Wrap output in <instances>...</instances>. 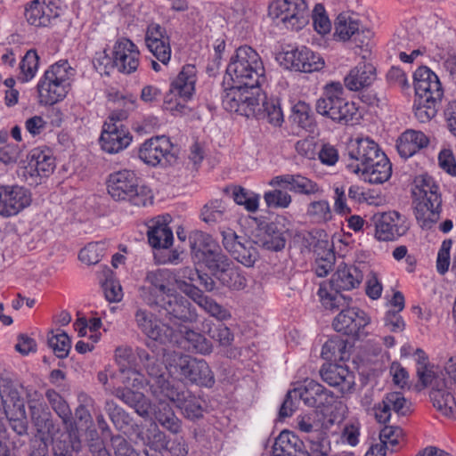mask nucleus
<instances>
[{
	"instance_id": "obj_5",
	"label": "nucleus",
	"mask_w": 456,
	"mask_h": 456,
	"mask_svg": "<svg viewBox=\"0 0 456 456\" xmlns=\"http://www.w3.org/2000/svg\"><path fill=\"white\" fill-rule=\"evenodd\" d=\"M315 110L318 114L341 125L352 122L358 112L355 103L344 97V87L339 82H331L323 87Z\"/></svg>"
},
{
	"instance_id": "obj_54",
	"label": "nucleus",
	"mask_w": 456,
	"mask_h": 456,
	"mask_svg": "<svg viewBox=\"0 0 456 456\" xmlns=\"http://www.w3.org/2000/svg\"><path fill=\"white\" fill-rule=\"evenodd\" d=\"M232 198L236 204L243 206L248 212L254 213L258 209L259 195L248 191L243 187H234Z\"/></svg>"
},
{
	"instance_id": "obj_50",
	"label": "nucleus",
	"mask_w": 456,
	"mask_h": 456,
	"mask_svg": "<svg viewBox=\"0 0 456 456\" xmlns=\"http://www.w3.org/2000/svg\"><path fill=\"white\" fill-rule=\"evenodd\" d=\"M242 96V86L232 83L229 88L224 90L222 96L223 107L229 112L240 115V106L243 103Z\"/></svg>"
},
{
	"instance_id": "obj_37",
	"label": "nucleus",
	"mask_w": 456,
	"mask_h": 456,
	"mask_svg": "<svg viewBox=\"0 0 456 456\" xmlns=\"http://www.w3.org/2000/svg\"><path fill=\"white\" fill-rule=\"evenodd\" d=\"M188 239L191 254L198 261L217 245L209 234L198 230L192 231Z\"/></svg>"
},
{
	"instance_id": "obj_2",
	"label": "nucleus",
	"mask_w": 456,
	"mask_h": 456,
	"mask_svg": "<svg viewBox=\"0 0 456 456\" xmlns=\"http://www.w3.org/2000/svg\"><path fill=\"white\" fill-rule=\"evenodd\" d=\"M414 214L421 229L430 230L440 219L442 196L439 187L428 175H419L412 189Z\"/></svg>"
},
{
	"instance_id": "obj_1",
	"label": "nucleus",
	"mask_w": 456,
	"mask_h": 456,
	"mask_svg": "<svg viewBox=\"0 0 456 456\" xmlns=\"http://www.w3.org/2000/svg\"><path fill=\"white\" fill-rule=\"evenodd\" d=\"M413 78L414 116L420 123H427L436 117L444 89L436 74L426 66L419 67L414 72Z\"/></svg>"
},
{
	"instance_id": "obj_18",
	"label": "nucleus",
	"mask_w": 456,
	"mask_h": 456,
	"mask_svg": "<svg viewBox=\"0 0 456 456\" xmlns=\"http://www.w3.org/2000/svg\"><path fill=\"white\" fill-rule=\"evenodd\" d=\"M339 307L340 313L334 318L332 325L336 331L351 337H359L370 322L367 314L358 307Z\"/></svg>"
},
{
	"instance_id": "obj_24",
	"label": "nucleus",
	"mask_w": 456,
	"mask_h": 456,
	"mask_svg": "<svg viewBox=\"0 0 456 456\" xmlns=\"http://www.w3.org/2000/svg\"><path fill=\"white\" fill-rule=\"evenodd\" d=\"M132 136L123 126L105 122L100 137L102 149L110 154L118 153L126 149L131 142Z\"/></svg>"
},
{
	"instance_id": "obj_61",
	"label": "nucleus",
	"mask_w": 456,
	"mask_h": 456,
	"mask_svg": "<svg viewBox=\"0 0 456 456\" xmlns=\"http://www.w3.org/2000/svg\"><path fill=\"white\" fill-rule=\"evenodd\" d=\"M208 336L218 342L220 346L227 347L232 345L234 336L231 330L224 324H218L208 330Z\"/></svg>"
},
{
	"instance_id": "obj_9",
	"label": "nucleus",
	"mask_w": 456,
	"mask_h": 456,
	"mask_svg": "<svg viewBox=\"0 0 456 456\" xmlns=\"http://www.w3.org/2000/svg\"><path fill=\"white\" fill-rule=\"evenodd\" d=\"M196 68L185 65L172 82L169 94L165 98L166 108L171 111L183 112L184 102L190 100L195 90Z\"/></svg>"
},
{
	"instance_id": "obj_40",
	"label": "nucleus",
	"mask_w": 456,
	"mask_h": 456,
	"mask_svg": "<svg viewBox=\"0 0 456 456\" xmlns=\"http://www.w3.org/2000/svg\"><path fill=\"white\" fill-rule=\"evenodd\" d=\"M200 260L204 263L208 270L217 277L221 272L229 266L231 261L226 255H224L218 245H216L211 250Z\"/></svg>"
},
{
	"instance_id": "obj_36",
	"label": "nucleus",
	"mask_w": 456,
	"mask_h": 456,
	"mask_svg": "<svg viewBox=\"0 0 456 456\" xmlns=\"http://www.w3.org/2000/svg\"><path fill=\"white\" fill-rule=\"evenodd\" d=\"M256 118L266 120L274 126H280L283 122V113L279 99L267 98L265 95V99L262 100Z\"/></svg>"
},
{
	"instance_id": "obj_20",
	"label": "nucleus",
	"mask_w": 456,
	"mask_h": 456,
	"mask_svg": "<svg viewBox=\"0 0 456 456\" xmlns=\"http://www.w3.org/2000/svg\"><path fill=\"white\" fill-rule=\"evenodd\" d=\"M144 285L141 288V297L145 302V296L151 294L156 300L173 291L170 285L179 283L176 275L168 269H157L147 273Z\"/></svg>"
},
{
	"instance_id": "obj_34",
	"label": "nucleus",
	"mask_w": 456,
	"mask_h": 456,
	"mask_svg": "<svg viewBox=\"0 0 456 456\" xmlns=\"http://www.w3.org/2000/svg\"><path fill=\"white\" fill-rule=\"evenodd\" d=\"M437 384L430 392V399L434 407L444 416L456 419V402L453 395Z\"/></svg>"
},
{
	"instance_id": "obj_63",
	"label": "nucleus",
	"mask_w": 456,
	"mask_h": 456,
	"mask_svg": "<svg viewBox=\"0 0 456 456\" xmlns=\"http://www.w3.org/2000/svg\"><path fill=\"white\" fill-rule=\"evenodd\" d=\"M110 444L115 456H138L135 449L121 435L112 436Z\"/></svg>"
},
{
	"instance_id": "obj_47",
	"label": "nucleus",
	"mask_w": 456,
	"mask_h": 456,
	"mask_svg": "<svg viewBox=\"0 0 456 456\" xmlns=\"http://www.w3.org/2000/svg\"><path fill=\"white\" fill-rule=\"evenodd\" d=\"M201 217L202 220L208 224L226 220L228 218L227 207L222 200H212L203 207Z\"/></svg>"
},
{
	"instance_id": "obj_23",
	"label": "nucleus",
	"mask_w": 456,
	"mask_h": 456,
	"mask_svg": "<svg viewBox=\"0 0 456 456\" xmlns=\"http://www.w3.org/2000/svg\"><path fill=\"white\" fill-rule=\"evenodd\" d=\"M145 44L159 61L164 65L168 63L171 58V46L165 28L157 23L148 25L145 33Z\"/></svg>"
},
{
	"instance_id": "obj_49",
	"label": "nucleus",
	"mask_w": 456,
	"mask_h": 456,
	"mask_svg": "<svg viewBox=\"0 0 456 456\" xmlns=\"http://www.w3.org/2000/svg\"><path fill=\"white\" fill-rule=\"evenodd\" d=\"M104 410L116 429L122 431L131 424L132 418L129 413L118 406L114 401H106Z\"/></svg>"
},
{
	"instance_id": "obj_30",
	"label": "nucleus",
	"mask_w": 456,
	"mask_h": 456,
	"mask_svg": "<svg viewBox=\"0 0 456 456\" xmlns=\"http://www.w3.org/2000/svg\"><path fill=\"white\" fill-rule=\"evenodd\" d=\"M429 143L428 137L421 131L406 130L397 140L396 148L402 158L408 159Z\"/></svg>"
},
{
	"instance_id": "obj_51",
	"label": "nucleus",
	"mask_w": 456,
	"mask_h": 456,
	"mask_svg": "<svg viewBox=\"0 0 456 456\" xmlns=\"http://www.w3.org/2000/svg\"><path fill=\"white\" fill-rule=\"evenodd\" d=\"M39 56L36 50H28L20 63V73L18 79L26 83L32 79L38 69Z\"/></svg>"
},
{
	"instance_id": "obj_3",
	"label": "nucleus",
	"mask_w": 456,
	"mask_h": 456,
	"mask_svg": "<svg viewBox=\"0 0 456 456\" xmlns=\"http://www.w3.org/2000/svg\"><path fill=\"white\" fill-rule=\"evenodd\" d=\"M362 280V273L357 267L346 264L339 265L330 281L320 284L317 294L322 305L331 311L348 305L351 298L340 294V291L357 288Z\"/></svg>"
},
{
	"instance_id": "obj_11",
	"label": "nucleus",
	"mask_w": 456,
	"mask_h": 456,
	"mask_svg": "<svg viewBox=\"0 0 456 456\" xmlns=\"http://www.w3.org/2000/svg\"><path fill=\"white\" fill-rule=\"evenodd\" d=\"M221 235L222 244L232 257L247 267L254 265L259 256L255 241L232 229L223 231Z\"/></svg>"
},
{
	"instance_id": "obj_6",
	"label": "nucleus",
	"mask_w": 456,
	"mask_h": 456,
	"mask_svg": "<svg viewBox=\"0 0 456 456\" xmlns=\"http://www.w3.org/2000/svg\"><path fill=\"white\" fill-rule=\"evenodd\" d=\"M107 189L110 196L116 201H128L136 207H145L152 203L151 191L144 185H139V178L130 170L110 174Z\"/></svg>"
},
{
	"instance_id": "obj_45",
	"label": "nucleus",
	"mask_w": 456,
	"mask_h": 456,
	"mask_svg": "<svg viewBox=\"0 0 456 456\" xmlns=\"http://www.w3.org/2000/svg\"><path fill=\"white\" fill-rule=\"evenodd\" d=\"M45 397L48 400L52 409L61 419L66 426L72 425V412L68 403L53 389H48L45 392Z\"/></svg>"
},
{
	"instance_id": "obj_55",
	"label": "nucleus",
	"mask_w": 456,
	"mask_h": 456,
	"mask_svg": "<svg viewBox=\"0 0 456 456\" xmlns=\"http://www.w3.org/2000/svg\"><path fill=\"white\" fill-rule=\"evenodd\" d=\"M295 390L306 406L314 408L319 391H322V385L313 379H306L304 385L296 387Z\"/></svg>"
},
{
	"instance_id": "obj_27",
	"label": "nucleus",
	"mask_w": 456,
	"mask_h": 456,
	"mask_svg": "<svg viewBox=\"0 0 456 456\" xmlns=\"http://www.w3.org/2000/svg\"><path fill=\"white\" fill-rule=\"evenodd\" d=\"M26 171L31 176H49L55 168L54 158L49 149L34 148L28 155Z\"/></svg>"
},
{
	"instance_id": "obj_22",
	"label": "nucleus",
	"mask_w": 456,
	"mask_h": 456,
	"mask_svg": "<svg viewBox=\"0 0 456 456\" xmlns=\"http://www.w3.org/2000/svg\"><path fill=\"white\" fill-rule=\"evenodd\" d=\"M114 65L124 74L134 73L139 66L140 52L129 39L122 37L113 46Z\"/></svg>"
},
{
	"instance_id": "obj_28",
	"label": "nucleus",
	"mask_w": 456,
	"mask_h": 456,
	"mask_svg": "<svg viewBox=\"0 0 456 456\" xmlns=\"http://www.w3.org/2000/svg\"><path fill=\"white\" fill-rule=\"evenodd\" d=\"M132 430L136 440L146 448L167 447L168 444L166 434L159 429L154 421L150 424H134L132 426Z\"/></svg>"
},
{
	"instance_id": "obj_38",
	"label": "nucleus",
	"mask_w": 456,
	"mask_h": 456,
	"mask_svg": "<svg viewBox=\"0 0 456 456\" xmlns=\"http://www.w3.org/2000/svg\"><path fill=\"white\" fill-rule=\"evenodd\" d=\"M155 419L167 430L178 434L182 430V422L167 403H158L154 409Z\"/></svg>"
},
{
	"instance_id": "obj_13",
	"label": "nucleus",
	"mask_w": 456,
	"mask_h": 456,
	"mask_svg": "<svg viewBox=\"0 0 456 456\" xmlns=\"http://www.w3.org/2000/svg\"><path fill=\"white\" fill-rule=\"evenodd\" d=\"M173 144L167 136H156L145 141L139 149L138 156L145 164L152 167L172 164L175 157Z\"/></svg>"
},
{
	"instance_id": "obj_16",
	"label": "nucleus",
	"mask_w": 456,
	"mask_h": 456,
	"mask_svg": "<svg viewBox=\"0 0 456 456\" xmlns=\"http://www.w3.org/2000/svg\"><path fill=\"white\" fill-rule=\"evenodd\" d=\"M375 237L380 241L395 240L404 235L409 227L406 219L397 211L384 212L373 216Z\"/></svg>"
},
{
	"instance_id": "obj_46",
	"label": "nucleus",
	"mask_w": 456,
	"mask_h": 456,
	"mask_svg": "<svg viewBox=\"0 0 456 456\" xmlns=\"http://www.w3.org/2000/svg\"><path fill=\"white\" fill-rule=\"evenodd\" d=\"M31 419L39 433H47L53 435L57 429L55 428L50 413L44 411V407L39 405L29 406Z\"/></svg>"
},
{
	"instance_id": "obj_4",
	"label": "nucleus",
	"mask_w": 456,
	"mask_h": 456,
	"mask_svg": "<svg viewBox=\"0 0 456 456\" xmlns=\"http://www.w3.org/2000/svg\"><path fill=\"white\" fill-rule=\"evenodd\" d=\"M265 69L260 55L248 45L240 46L231 57L226 74L233 84L261 86L265 82Z\"/></svg>"
},
{
	"instance_id": "obj_58",
	"label": "nucleus",
	"mask_w": 456,
	"mask_h": 456,
	"mask_svg": "<svg viewBox=\"0 0 456 456\" xmlns=\"http://www.w3.org/2000/svg\"><path fill=\"white\" fill-rule=\"evenodd\" d=\"M264 200L268 208H286L291 203V196L279 189L265 192Z\"/></svg>"
},
{
	"instance_id": "obj_19",
	"label": "nucleus",
	"mask_w": 456,
	"mask_h": 456,
	"mask_svg": "<svg viewBox=\"0 0 456 456\" xmlns=\"http://www.w3.org/2000/svg\"><path fill=\"white\" fill-rule=\"evenodd\" d=\"M31 203L30 192L20 186H0V216L18 215Z\"/></svg>"
},
{
	"instance_id": "obj_21",
	"label": "nucleus",
	"mask_w": 456,
	"mask_h": 456,
	"mask_svg": "<svg viewBox=\"0 0 456 456\" xmlns=\"http://www.w3.org/2000/svg\"><path fill=\"white\" fill-rule=\"evenodd\" d=\"M283 61L288 69L305 73L318 71L324 66L323 59L305 46L285 52Z\"/></svg>"
},
{
	"instance_id": "obj_15",
	"label": "nucleus",
	"mask_w": 456,
	"mask_h": 456,
	"mask_svg": "<svg viewBox=\"0 0 456 456\" xmlns=\"http://www.w3.org/2000/svg\"><path fill=\"white\" fill-rule=\"evenodd\" d=\"M346 167L354 174H360L361 167L368 161L373 160L371 157L379 159L383 153L379 145L369 137H358L351 140L347 145Z\"/></svg>"
},
{
	"instance_id": "obj_10",
	"label": "nucleus",
	"mask_w": 456,
	"mask_h": 456,
	"mask_svg": "<svg viewBox=\"0 0 456 456\" xmlns=\"http://www.w3.org/2000/svg\"><path fill=\"white\" fill-rule=\"evenodd\" d=\"M123 383L126 387H118L114 390V395L125 404L134 409L142 418H148L151 408V401L143 393L134 390L129 387H140L144 383L143 376L136 370H128Z\"/></svg>"
},
{
	"instance_id": "obj_43",
	"label": "nucleus",
	"mask_w": 456,
	"mask_h": 456,
	"mask_svg": "<svg viewBox=\"0 0 456 456\" xmlns=\"http://www.w3.org/2000/svg\"><path fill=\"white\" fill-rule=\"evenodd\" d=\"M346 341L338 336L330 338L322 349V357L327 361H344L346 354Z\"/></svg>"
},
{
	"instance_id": "obj_33",
	"label": "nucleus",
	"mask_w": 456,
	"mask_h": 456,
	"mask_svg": "<svg viewBox=\"0 0 456 456\" xmlns=\"http://www.w3.org/2000/svg\"><path fill=\"white\" fill-rule=\"evenodd\" d=\"M304 444L293 432L284 430L280 433L273 445V456H291L303 450Z\"/></svg>"
},
{
	"instance_id": "obj_31",
	"label": "nucleus",
	"mask_w": 456,
	"mask_h": 456,
	"mask_svg": "<svg viewBox=\"0 0 456 456\" xmlns=\"http://www.w3.org/2000/svg\"><path fill=\"white\" fill-rule=\"evenodd\" d=\"M151 395L159 402L167 403V400L173 402L175 405L182 402L181 397L186 391L185 387L179 384H174L164 379H154L150 385Z\"/></svg>"
},
{
	"instance_id": "obj_59",
	"label": "nucleus",
	"mask_w": 456,
	"mask_h": 456,
	"mask_svg": "<svg viewBox=\"0 0 456 456\" xmlns=\"http://www.w3.org/2000/svg\"><path fill=\"white\" fill-rule=\"evenodd\" d=\"M200 307L206 311L209 315L221 322L226 321L232 317L229 310L209 297L208 298L200 299Z\"/></svg>"
},
{
	"instance_id": "obj_25",
	"label": "nucleus",
	"mask_w": 456,
	"mask_h": 456,
	"mask_svg": "<svg viewBox=\"0 0 456 456\" xmlns=\"http://www.w3.org/2000/svg\"><path fill=\"white\" fill-rule=\"evenodd\" d=\"M134 321L137 328L148 338L160 343L169 340L172 330L168 326L158 322L154 314L148 310L137 308L134 313Z\"/></svg>"
},
{
	"instance_id": "obj_17",
	"label": "nucleus",
	"mask_w": 456,
	"mask_h": 456,
	"mask_svg": "<svg viewBox=\"0 0 456 456\" xmlns=\"http://www.w3.org/2000/svg\"><path fill=\"white\" fill-rule=\"evenodd\" d=\"M61 12V0H33L26 5L24 16L32 26L48 27Z\"/></svg>"
},
{
	"instance_id": "obj_57",
	"label": "nucleus",
	"mask_w": 456,
	"mask_h": 456,
	"mask_svg": "<svg viewBox=\"0 0 456 456\" xmlns=\"http://www.w3.org/2000/svg\"><path fill=\"white\" fill-rule=\"evenodd\" d=\"M104 244L102 242L88 243L79 252V260L88 265L98 264L104 255Z\"/></svg>"
},
{
	"instance_id": "obj_53",
	"label": "nucleus",
	"mask_w": 456,
	"mask_h": 456,
	"mask_svg": "<svg viewBox=\"0 0 456 456\" xmlns=\"http://www.w3.org/2000/svg\"><path fill=\"white\" fill-rule=\"evenodd\" d=\"M180 403L176 404L184 416L188 419H194L202 417V407L200 401L186 389L181 397Z\"/></svg>"
},
{
	"instance_id": "obj_7",
	"label": "nucleus",
	"mask_w": 456,
	"mask_h": 456,
	"mask_svg": "<svg viewBox=\"0 0 456 456\" xmlns=\"http://www.w3.org/2000/svg\"><path fill=\"white\" fill-rule=\"evenodd\" d=\"M74 74V69L66 60L53 64L37 85L41 101L49 105L61 101L68 94Z\"/></svg>"
},
{
	"instance_id": "obj_39",
	"label": "nucleus",
	"mask_w": 456,
	"mask_h": 456,
	"mask_svg": "<svg viewBox=\"0 0 456 456\" xmlns=\"http://www.w3.org/2000/svg\"><path fill=\"white\" fill-rule=\"evenodd\" d=\"M200 260L204 263L208 270L217 277L221 272L229 266L231 261L226 255H224L218 245H216L211 250Z\"/></svg>"
},
{
	"instance_id": "obj_62",
	"label": "nucleus",
	"mask_w": 456,
	"mask_h": 456,
	"mask_svg": "<svg viewBox=\"0 0 456 456\" xmlns=\"http://www.w3.org/2000/svg\"><path fill=\"white\" fill-rule=\"evenodd\" d=\"M402 436L403 429L398 426H385L379 433L380 442L388 446L391 451H394Z\"/></svg>"
},
{
	"instance_id": "obj_26",
	"label": "nucleus",
	"mask_w": 456,
	"mask_h": 456,
	"mask_svg": "<svg viewBox=\"0 0 456 456\" xmlns=\"http://www.w3.org/2000/svg\"><path fill=\"white\" fill-rule=\"evenodd\" d=\"M320 375L324 382L331 387H338L343 395L351 392L354 386L353 372L341 364H324L320 370Z\"/></svg>"
},
{
	"instance_id": "obj_60",
	"label": "nucleus",
	"mask_w": 456,
	"mask_h": 456,
	"mask_svg": "<svg viewBox=\"0 0 456 456\" xmlns=\"http://www.w3.org/2000/svg\"><path fill=\"white\" fill-rule=\"evenodd\" d=\"M384 398L391 412L394 411L398 415H405L410 411V404L400 392L387 393Z\"/></svg>"
},
{
	"instance_id": "obj_29",
	"label": "nucleus",
	"mask_w": 456,
	"mask_h": 456,
	"mask_svg": "<svg viewBox=\"0 0 456 456\" xmlns=\"http://www.w3.org/2000/svg\"><path fill=\"white\" fill-rule=\"evenodd\" d=\"M376 79V69L370 63H359L345 77L344 83L350 91H359L370 86Z\"/></svg>"
},
{
	"instance_id": "obj_48",
	"label": "nucleus",
	"mask_w": 456,
	"mask_h": 456,
	"mask_svg": "<svg viewBox=\"0 0 456 456\" xmlns=\"http://www.w3.org/2000/svg\"><path fill=\"white\" fill-rule=\"evenodd\" d=\"M359 22L346 13H340L335 21L334 36L342 41L350 40L359 28Z\"/></svg>"
},
{
	"instance_id": "obj_35",
	"label": "nucleus",
	"mask_w": 456,
	"mask_h": 456,
	"mask_svg": "<svg viewBox=\"0 0 456 456\" xmlns=\"http://www.w3.org/2000/svg\"><path fill=\"white\" fill-rule=\"evenodd\" d=\"M260 86H242L243 103L240 106V115L247 118L256 116L262 100L265 99V94L261 92Z\"/></svg>"
},
{
	"instance_id": "obj_32",
	"label": "nucleus",
	"mask_w": 456,
	"mask_h": 456,
	"mask_svg": "<svg viewBox=\"0 0 456 456\" xmlns=\"http://www.w3.org/2000/svg\"><path fill=\"white\" fill-rule=\"evenodd\" d=\"M147 237L150 245L154 248H168L174 240L172 230L166 220L160 216L150 222Z\"/></svg>"
},
{
	"instance_id": "obj_12",
	"label": "nucleus",
	"mask_w": 456,
	"mask_h": 456,
	"mask_svg": "<svg viewBox=\"0 0 456 456\" xmlns=\"http://www.w3.org/2000/svg\"><path fill=\"white\" fill-rule=\"evenodd\" d=\"M176 372L187 381L200 387H212L215 376L208 362L189 355H181L175 364Z\"/></svg>"
},
{
	"instance_id": "obj_52",
	"label": "nucleus",
	"mask_w": 456,
	"mask_h": 456,
	"mask_svg": "<svg viewBox=\"0 0 456 456\" xmlns=\"http://www.w3.org/2000/svg\"><path fill=\"white\" fill-rule=\"evenodd\" d=\"M47 344L53 349L54 354L61 359L66 358L71 348L70 338L64 331L57 334L51 331L48 335Z\"/></svg>"
},
{
	"instance_id": "obj_64",
	"label": "nucleus",
	"mask_w": 456,
	"mask_h": 456,
	"mask_svg": "<svg viewBox=\"0 0 456 456\" xmlns=\"http://www.w3.org/2000/svg\"><path fill=\"white\" fill-rule=\"evenodd\" d=\"M289 191L301 194H314L318 191V186L310 179L296 175Z\"/></svg>"
},
{
	"instance_id": "obj_44",
	"label": "nucleus",
	"mask_w": 456,
	"mask_h": 456,
	"mask_svg": "<svg viewBox=\"0 0 456 456\" xmlns=\"http://www.w3.org/2000/svg\"><path fill=\"white\" fill-rule=\"evenodd\" d=\"M216 279L225 287L233 290H241L247 286V280L240 269L231 263Z\"/></svg>"
},
{
	"instance_id": "obj_14",
	"label": "nucleus",
	"mask_w": 456,
	"mask_h": 456,
	"mask_svg": "<svg viewBox=\"0 0 456 456\" xmlns=\"http://www.w3.org/2000/svg\"><path fill=\"white\" fill-rule=\"evenodd\" d=\"M270 14L287 27L297 29L305 22L307 4L305 0H275L270 5Z\"/></svg>"
},
{
	"instance_id": "obj_41",
	"label": "nucleus",
	"mask_w": 456,
	"mask_h": 456,
	"mask_svg": "<svg viewBox=\"0 0 456 456\" xmlns=\"http://www.w3.org/2000/svg\"><path fill=\"white\" fill-rule=\"evenodd\" d=\"M183 338L186 348L190 352L209 354L213 350L211 342L204 335L192 330H186L183 333Z\"/></svg>"
},
{
	"instance_id": "obj_42",
	"label": "nucleus",
	"mask_w": 456,
	"mask_h": 456,
	"mask_svg": "<svg viewBox=\"0 0 456 456\" xmlns=\"http://www.w3.org/2000/svg\"><path fill=\"white\" fill-rule=\"evenodd\" d=\"M379 162L374 165L370 171H367L362 176L364 181L370 183H383L387 181L392 174V166L385 153L379 155Z\"/></svg>"
},
{
	"instance_id": "obj_8",
	"label": "nucleus",
	"mask_w": 456,
	"mask_h": 456,
	"mask_svg": "<svg viewBox=\"0 0 456 456\" xmlns=\"http://www.w3.org/2000/svg\"><path fill=\"white\" fill-rule=\"evenodd\" d=\"M145 303L155 308L160 315L171 322H192L196 319V313L191 310L190 301L183 296L173 291L156 300L151 294L145 296Z\"/></svg>"
},
{
	"instance_id": "obj_56",
	"label": "nucleus",
	"mask_w": 456,
	"mask_h": 456,
	"mask_svg": "<svg viewBox=\"0 0 456 456\" xmlns=\"http://www.w3.org/2000/svg\"><path fill=\"white\" fill-rule=\"evenodd\" d=\"M306 214L315 223H326L332 216L330 207L327 200L311 202L307 207Z\"/></svg>"
}]
</instances>
